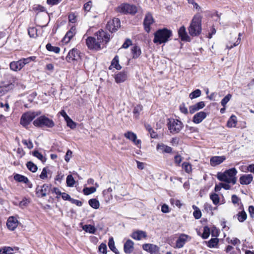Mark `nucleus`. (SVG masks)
Returning a JSON list of instances; mask_svg holds the SVG:
<instances>
[{
  "label": "nucleus",
  "mask_w": 254,
  "mask_h": 254,
  "mask_svg": "<svg viewBox=\"0 0 254 254\" xmlns=\"http://www.w3.org/2000/svg\"><path fill=\"white\" fill-rule=\"evenodd\" d=\"M238 173L235 168H232L226 170L222 173L218 174L217 178L220 181L225 182L227 183H232L234 185L236 183L237 178L236 177Z\"/></svg>",
  "instance_id": "1"
},
{
  "label": "nucleus",
  "mask_w": 254,
  "mask_h": 254,
  "mask_svg": "<svg viewBox=\"0 0 254 254\" xmlns=\"http://www.w3.org/2000/svg\"><path fill=\"white\" fill-rule=\"evenodd\" d=\"M201 17L196 15L192 18L188 28L189 33L192 37L197 36L201 33Z\"/></svg>",
  "instance_id": "2"
},
{
  "label": "nucleus",
  "mask_w": 254,
  "mask_h": 254,
  "mask_svg": "<svg viewBox=\"0 0 254 254\" xmlns=\"http://www.w3.org/2000/svg\"><path fill=\"white\" fill-rule=\"evenodd\" d=\"M172 35V31L167 28L159 29L154 33L153 42L158 44L165 43L169 41Z\"/></svg>",
  "instance_id": "3"
},
{
  "label": "nucleus",
  "mask_w": 254,
  "mask_h": 254,
  "mask_svg": "<svg viewBox=\"0 0 254 254\" xmlns=\"http://www.w3.org/2000/svg\"><path fill=\"white\" fill-rule=\"evenodd\" d=\"M115 11L117 13L123 14H134L137 11L136 6L127 3H122L115 8Z\"/></svg>",
  "instance_id": "4"
},
{
  "label": "nucleus",
  "mask_w": 254,
  "mask_h": 254,
  "mask_svg": "<svg viewBox=\"0 0 254 254\" xmlns=\"http://www.w3.org/2000/svg\"><path fill=\"white\" fill-rule=\"evenodd\" d=\"M33 124L35 127H40L52 128L55 126L54 122L45 116L39 117L34 121Z\"/></svg>",
  "instance_id": "5"
},
{
  "label": "nucleus",
  "mask_w": 254,
  "mask_h": 254,
  "mask_svg": "<svg viewBox=\"0 0 254 254\" xmlns=\"http://www.w3.org/2000/svg\"><path fill=\"white\" fill-rule=\"evenodd\" d=\"M169 130L172 133H177L182 129L183 123L178 120L171 119L168 123Z\"/></svg>",
  "instance_id": "6"
},
{
  "label": "nucleus",
  "mask_w": 254,
  "mask_h": 254,
  "mask_svg": "<svg viewBox=\"0 0 254 254\" xmlns=\"http://www.w3.org/2000/svg\"><path fill=\"white\" fill-rule=\"evenodd\" d=\"M95 36L96 37L97 41L100 46L102 44L104 45L106 44L109 41L110 38V35L107 34V33L102 29H100L97 31L95 33Z\"/></svg>",
  "instance_id": "7"
},
{
  "label": "nucleus",
  "mask_w": 254,
  "mask_h": 254,
  "mask_svg": "<svg viewBox=\"0 0 254 254\" xmlns=\"http://www.w3.org/2000/svg\"><path fill=\"white\" fill-rule=\"evenodd\" d=\"M80 58L79 51L75 48L70 50L65 58L66 61L68 63H71L75 61H77Z\"/></svg>",
  "instance_id": "8"
},
{
  "label": "nucleus",
  "mask_w": 254,
  "mask_h": 254,
  "mask_svg": "<svg viewBox=\"0 0 254 254\" xmlns=\"http://www.w3.org/2000/svg\"><path fill=\"white\" fill-rule=\"evenodd\" d=\"M120 27V20L119 18H114L109 21L106 25V28L111 32H115Z\"/></svg>",
  "instance_id": "9"
},
{
  "label": "nucleus",
  "mask_w": 254,
  "mask_h": 254,
  "mask_svg": "<svg viewBox=\"0 0 254 254\" xmlns=\"http://www.w3.org/2000/svg\"><path fill=\"white\" fill-rule=\"evenodd\" d=\"M86 44L88 48L92 50H99L101 49L97 39L94 37H89L86 41Z\"/></svg>",
  "instance_id": "10"
},
{
  "label": "nucleus",
  "mask_w": 254,
  "mask_h": 254,
  "mask_svg": "<svg viewBox=\"0 0 254 254\" xmlns=\"http://www.w3.org/2000/svg\"><path fill=\"white\" fill-rule=\"evenodd\" d=\"M154 22V20L153 18L152 14L148 12L147 13L144 18L143 21V25L145 31L149 33L150 31V25Z\"/></svg>",
  "instance_id": "11"
},
{
  "label": "nucleus",
  "mask_w": 254,
  "mask_h": 254,
  "mask_svg": "<svg viewBox=\"0 0 254 254\" xmlns=\"http://www.w3.org/2000/svg\"><path fill=\"white\" fill-rule=\"evenodd\" d=\"M124 136L131 141L135 145L140 147L141 145V140L137 139L136 134L132 131H127L124 134Z\"/></svg>",
  "instance_id": "12"
},
{
  "label": "nucleus",
  "mask_w": 254,
  "mask_h": 254,
  "mask_svg": "<svg viewBox=\"0 0 254 254\" xmlns=\"http://www.w3.org/2000/svg\"><path fill=\"white\" fill-rule=\"evenodd\" d=\"M34 119V115H33L31 112L24 114L20 119V124L24 127L28 125Z\"/></svg>",
  "instance_id": "13"
},
{
  "label": "nucleus",
  "mask_w": 254,
  "mask_h": 254,
  "mask_svg": "<svg viewBox=\"0 0 254 254\" xmlns=\"http://www.w3.org/2000/svg\"><path fill=\"white\" fill-rule=\"evenodd\" d=\"M19 222L17 218L13 216L8 218L6 222V226L10 230L13 231L18 226Z\"/></svg>",
  "instance_id": "14"
},
{
  "label": "nucleus",
  "mask_w": 254,
  "mask_h": 254,
  "mask_svg": "<svg viewBox=\"0 0 254 254\" xmlns=\"http://www.w3.org/2000/svg\"><path fill=\"white\" fill-rule=\"evenodd\" d=\"M143 250L150 254H156L159 251V247L151 244H145L142 245Z\"/></svg>",
  "instance_id": "15"
},
{
  "label": "nucleus",
  "mask_w": 254,
  "mask_h": 254,
  "mask_svg": "<svg viewBox=\"0 0 254 254\" xmlns=\"http://www.w3.org/2000/svg\"><path fill=\"white\" fill-rule=\"evenodd\" d=\"M226 160L225 156H215L210 159V164L212 166H216L223 163Z\"/></svg>",
  "instance_id": "16"
},
{
  "label": "nucleus",
  "mask_w": 254,
  "mask_h": 254,
  "mask_svg": "<svg viewBox=\"0 0 254 254\" xmlns=\"http://www.w3.org/2000/svg\"><path fill=\"white\" fill-rule=\"evenodd\" d=\"M179 37L182 41L189 42L190 38L188 35L186 28L184 26H181L178 30Z\"/></svg>",
  "instance_id": "17"
},
{
  "label": "nucleus",
  "mask_w": 254,
  "mask_h": 254,
  "mask_svg": "<svg viewBox=\"0 0 254 254\" xmlns=\"http://www.w3.org/2000/svg\"><path fill=\"white\" fill-rule=\"evenodd\" d=\"M49 191V187L46 184H44L42 186L37 187L36 188V193L38 196L44 197L46 196Z\"/></svg>",
  "instance_id": "18"
},
{
  "label": "nucleus",
  "mask_w": 254,
  "mask_h": 254,
  "mask_svg": "<svg viewBox=\"0 0 254 254\" xmlns=\"http://www.w3.org/2000/svg\"><path fill=\"white\" fill-rule=\"evenodd\" d=\"M127 78V72L126 71L119 72L116 74L115 79L117 83H120L125 81Z\"/></svg>",
  "instance_id": "19"
},
{
  "label": "nucleus",
  "mask_w": 254,
  "mask_h": 254,
  "mask_svg": "<svg viewBox=\"0 0 254 254\" xmlns=\"http://www.w3.org/2000/svg\"><path fill=\"white\" fill-rule=\"evenodd\" d=\"M206 116L207 115L205 112L202 111L198 112L194 115L192 121L195 124H199Z\"/></svg>",
  "instance_id": "20"
},
{
  "label": "nucleus",
  "mask_w": 254,
  "mask_h": 254,
  "mask_svg": "<svg viewBox=\"0 0 254 254\" xmlns=\"http://www.w3.org/2000/svg\"><path fill=\"white\" fill-rule=\"evenodd\" d=\"M253 180L252 174L243 175L240 178V183L242 185H249Z\"/></svg>",
  "instance_id": "21"
},
{
  "label": "nucleus",
  "mask_w": 254,
  "mask_h": 254,
  "mask_svg": "<svg viewBox=\"0 0 254 254\" xmlns=\"http://www.w3.org/2000/svg\"><path fill=\"white\" fill-rule=\"evenodd\" d=\"M75 34V28L74 27H72L66 33L63 39V42L64 43H68Z\"/></svg>",
  "instance_id": "22"
},
{
  "label": "nucleus",
  "mask_w": 254,
  "mask_h": 254,
  "mask_svg": "<svg viewBox=\"0 0 254 254\" xmlns=\"http://www.w3.org/2000/svg\"><path fill=\"white\" fill-rule=\"evenodd\" d=\"M188 237L189 236L187 235L181 234L176 241V247L178 248H182L187 242Z\"/></svg>",
  "instance_id": "23"
},
{
  "label": "nucleus",
  "mask_w": 254,
  "mask_h": 254,
  "mask_svg": "<svg viewBox=\"0 0 254 254\" xmlns=\"http://www.w3.org/2000/svg\"><path fill=\"white\" fill-rule=\"evenodd\" d=\"M156 149L158 151H161L162 153H171L172 152V147L163 143L158 144L156 146Z\"/></svg>",
  "instance_id": "24"
},
{
  "label": "nucleus",
  "mask_w": 254,
  "mask_h": 254,
  "mask_svg": "<svg viewBox=\"0 0 254 254\" xmlns=\"http://www.w3.org/2000/svg\"><path fill=\"white\" fill-rule=\"evenodd\" d=\"M131 236L134 240H140L142 238H145L147 235L144 231L138 230L133 232Z\"/></svg>",
  "instance_id": "25"
},
{
  "label": "nucleus",
  "mask_w": 254,
  "mask_h": 254,
  "mask_svg": "<svg viewBox=\"0 0 254 254\" xmlns=\"http://www.w3.org/2000/svg\"><path fill=\"white\" fill-rule=\"evenodd\" d=\"M133 242L130 240H128L124 244V251L126 254H130L133 250Z\"/></svg>",
  "instance_id": "26"
},
{
  "label": "nucleus",
  "mask_w": 254,
  "mask_h": 254,
  "mask_svg": "<svg viewBox=\"0 0 254 254\" xmlns=\"http://www.w3.org/2000/svg\"><path fill=\"white\" fill-rule=\"evenodd\" d=\"M237 123V117L235 115H232L227 122V126L228 127H236Z\"/></svg>",
  "instance_id": "27"
},
{
  "label": "nucleus",
  "mask_w": 254,
  "mask_h": 254,
  "mask_svg": "<svg viewBox=\"0 0 254 254\" xmlns=\"http://www.w3.org/2000/svg\"><path fill=\"white\" fill-rule=\"evenodd\" d=\"M17 250L16 248L10 247H4L1 249L2 253L1 254H13L14 251Z\"/></svg>",
  "instance_id": "28"
},
{
  "label": "nucleus",
  "mask_w": 254,
  "mask_h": 254,
  "mask_svg": "<svg viewBox=\"0 0 254 254\" xmlns=\"http://www.w3.org/2000/svg\"><path fill=\"white\" fill-rule=\"evenodd\" d=\"M14 179L18 182H22L25 184H28L29 183L28 179L22 175L16 174L14 176Z\"/></svg>",
  "instance_id": "29"
},
{
  "label": "nucleus",
  "mask_w": 254,
  "mask_h": 254,
  "mask_svg": "<svg viewBox=\"0 0 254 254\" xmlns=\"http://www.w3.org/2000/svg\"><path fill=\"white\" fill-rule=\"evenodd\" d=\"M131 53L132 54V58L136 59L139 57L141 52L140 48L138 46H135L131 48Z\"/></svg>",
  "instance_id": "30"
},
{
  "label": "nucleus",
  "mask_w": 254,
  "mask_h": 254,
  "mask_svg": "<svg viewBox=\"0 0 254 254\" xmlns=\"http://www.w3.org/2000/svg\"><path fill=\"white\" fill-rule=\"evenodd\" d=\"M219 239L217 238H212L207 242V246L209 248H217Z\"/></svg>",
  "instance_id": "31"
},
{
  "label": "nucleus",
  "mask_w": 254,
  "mask_h": 254,
  "mask_svg": "<svg viewBox=\"0 0 254 254\" xmlns=\"http://www.w3.org/2000/svg\"><path fill=\"white\" fill-rule=\"evenodd\" d=\"M82 229L90 234H94L96 232V228L91 225H84L82 226Z\"/></svg>",
  "instance_id": "32"
},
{
  "label": "nucleus",
  "mask_w": 254,
  "mask_h": 254,
  "mask_svg": "<svg viewBox=\"0 0 254 254\" xmlns=\"http://www.w3.org/2000/svg\"><path fill=\"white\" fill-rule=\"evenodd\" d=\"M110 66H113L118 70H120L122 68V66L119 63V57L116 56L111 62V65Z\"/></svg>",
  "instance_id": "33"
},
{
  "label": "nucleus",
  "mask_w": 254,
  "mask_h": 254,
  "mask_svg": "<svg viewBox=\"0 0 254 254\" xmlns=\"http://www.w3.org/2000/svg\"><path fill=\"white\" fill-rule=\"evenodd\" d=\"M108 246L110 250L114 252L115 254H119L118 250L115 247V243L113 238H111L109 239L108 242Z\"/></svg>",
  "instance_id": "34"
},
{
  "label": "nucleus",
  "mask_w": 254,
  "mask_h": 254,
  "mask_svg": "<svg viewBox=\"0 0 254 254\" xmlns=\"http://www.w3.org/2000/svg\"><path fill=\"white\" fill-rule=\"evenodd\" d=\"M238 220L240 222H243L247 218V215L244 210L239 212L237 214Z\"/></svg>",
  "instance_id": "35"
},
{
  "label": "nucleus",
  "mask_w": 254,
  "mask_h": 254,
  "mask_svg": "<svg viewBox=\"0 0 254 254\" xmlns=\"http://www.w3.org/2000/svg\"><path fill=\"white\" fill-rule=\"evenodd\" d=\"M88 203L90 206L94 209H98L100 206L99 201L95 198L90 199Z\"/></svg>",
  "instance_id": "36"
},
{
  "label": "nucleus",
  "mask_w": 254,
  "mask_h": 254,
  "mask_svg": "<svg viewBox=\"0 0 254 254\" xmlns=\"http://www.w3.org/2000/svg\"><path fill=\"white\" fill-rule=\"evenodd\" d=\"M46 47L47 50L49 51L53 52L56 54L60 52V48L59 47L53 46L50 43L47 44Z\"/></svg>",
  "instance_id": "37"
},
{
  "label": "nucleus",
  "mask_w": 254,
  "mask_h": 254,
  "mask_svg": "<svg viewBox=\"0 0 254 254\" xmlns=\"http://www.w3.org/2000/svg\"><path fill=\"white\" fill-rule=\"evenodd\" d=\"M13 85L12 83L5 84L4 83H1V92L7 91L13 88Z\"/></svg>",
  "instance_id": "38"
},
{
  "label": "nucleus",
  "mask_w": 254,
  "mask_h": 254,
  "mask_svg": "<svg viewBox=\"0 0 254 254\" xmlns=\"http://www.w3.org/2000/svg\"><path fill=\"white\" fill-rule=\"evenodd\" d=\"M26 166L27 168L32 172H36L38 169L37 166L31 161L28 162Z\"/></svg>",
  "instance_id": "39"
},
{
  "label": "nucleus",
  "mask_w": 254,
  "mask_h": 254,
  "mask_svg": "<svg viewBox=\"0 0 254 254\" xmlns=\"http://www.w3.org/2000/svg\"><path fill=\"white\" fill-rule=\"evenodd\" d=\"M9 66L10 69L13 71H18L20 70L18 61L11 62L10 63Z\"/></svg>",
  "instance_id": "40"
},
{
  "label": "nucleus",
  "mask_w": 254,
  "mask_h": 254,
  "mask_svg": "<svg viewBox=\"0 0 254 254\" xmlns=\"http://www.w3.org/2000/svg\"><path fill=\"white\" fill-rule=\"evenodd\" d=\"M142 106L140 105H137L134 108L133 113L135 118H137L138 117L140 112L142 111Z\"/></svg>",
  "instance_id": "41"
},
{
  "label": "nucleus",
  "mask_w": 254,
  "mask_h": 254,
  "mask_svg": "<svg viewBox=\"0 0 254 254\" xmlns=\"http://www.w3.org/2000/svg\"><path fill=\"white\" fill-rule=\"evenodd\" d=\"M210 198L215 205H217L219 203V197L217 194L215 193L211 194Z\"/></svg>",
  "instance_id": "42"
},
{
  "label": "nucleus",
  "mask_w": 254,
  "mask_h": 254,
  "mask_svg": "<svg viewBox=\"0 0 254 254\" xmlns=\"http://www.w3.org/2000/svg\"><path fill=\"white\" fill-rule=\"evenodd\" d=\"M201 92L199 89H196L194 91L192 92L189 95V97L190 99H194L199 97L201 95Z\"/></svg>",
  "instance_id": "43"
},
{
  "label": "nucleus",
  "mask_w": 254,
  "mask_h": 254,
  "mask_svg": "<svg viewBox=\"0 0 254 254\" xmlns=\"http://www.w3.org/2000/svg\"><path fill=\"white\" fill-rule=\"evenodd\" d=\"M66 184L68 187H73L75 184V181L71 175L67 176L66 178Z\"/></svg>",
  "instance_id": "44"
},
{
  "label": "nucleus",
  "mask_w": 254,
  "mask_h": 254,
  "mask_svg": "<svg viewBox=\"0 0 254 254\" xmlns=\"http://www.w3.org/2000/svg\"><path fill=\"white\" fill-rule=\"evenodd\" d=\"M32 154L33 156L38 158L42 162H44L46 161V158L38 151H34V152H33Z\"/></svg>",
  "instance_id": "45"
},
{
  "label": "nucleus",
  "mask_w": 254,
  "mask_h": 254,
  "mask_svg": "<svg viewBox=\"0 0 254 254\" xmlns=\"http://www.w3.org/2000/svg\"><path fill=\"white\" fill-rule=\"evenodd\" d=\"M96 190V189L94 187L85 188L83 189V191L84 194L89 195L95 192Z\"/></svg>",
  "instance_id": "46"
},
{
  "label": "nucleus",
  "mask_w": 254,
  "mask_h": 254,
  "mask_svg": "<svg viewBox=\"0 0 254 254\" xmlns=\"http://www.w3.org/2000/svg\"><path fill=\"white\" fill-rule=\"evenodd\" d=\"M182 168L185 170V171L189 173L191 171V165L188 162H185L182 164Z\"/></svg>",
  "instance_id": "47"
},
{
  "label": "nucleus",
  "mask_w": 254,
  "mask_h": 254,
  "mask_svg": "<svg viewBox=\"0 0 254 254\" xmlns=\"http://www.w3.org/2000/svg\"><path fill=\"white\" fill-rule=\"evenodd\" d=\"M66 122L67 126L70 127L71 129H74L76 127V124L73 122L70 117L65 120Z\"/></svg>",
  "instance_id": "48"
},
{
  "label": "nucleus",
  "mask_w": 254,
  "mask_h": 254,
  "mask_svg": "<svg viewBox=\"0 0 254 254\" xmlns=\"http://www.w3.org/2000/svg\"><path fill=\"white\" fill-rule=\"evenodd\" d=\"M210 235V229L207 226H205L203 228V232L202 235V238L206 239L208 238Z\"/></svg>",
  "instance_id": "49"
},
{
  "label": "nucleus",
  "mask_w": 254,
  "mask_h": 254,
  "mask_svg": "<svg viewBox=\"0 0 254 254\" xmlns=\"http://www.w3.org/2000/svg\"><path fill=\"white\" fill-rule=\"evenodd\" d=\"M193 208L194 209H196L193 213L194 218L196 219H199L201 216V212L200 210L196 206H195L194 205L193 206Z\"/></svg>",
  "instance_id": "50"
},
{
  "label": "nucleus",
  "mask_w": 254,
  "mask_h": 254,
  "mask_svg": "<svg viewBox=\"0 0 254 254\" xmlns=\"http://www.w3.org/2000/svg\"><path fill=\"white\" fill-rule=\"evenodd\" d=\"M231 95L229 94L227 95H226L222 100L221 102V105L225 107V105L227 104V103L230 101V100L231 98Z\"/></svg>",
  "instance_id": "51"
},
{
  "label": "nucleus",
  "mask_w": 254,
  "mask_h": 254,
  "mask_svg": "<svg viewBox=\"0 0 254 254\" xmlns=\"http://www.w3.org/2000/svg\"><path fill=\"white\" fill-rule=\"evenodd\" d=\"M239 37H238V38L237 39V40L236 41V42H235L233 44V45H230L229 46V45H227V46H226V48L227 49H232L233 47H235L237 45H238L240 42H241V37L242 36V34L241 33H239Z\"/></svg>",
  "instance_id": "52"
},
{
  "label": "nucleus",
  "mask_w": 254,
  "mask_h": 254,
  "mask_svg": "<svg viewBox=\"0 0 254 254\" xmlns=\"http://www.w3.org/2000/svg\"><path fill=\"white\" fill-rule=\"evenodd\" d=\"M92 6V1L89 0L84 4L83 8L85 11L88 12Z\"/></svg>",
  "instance_id": "53"
},
{
  "label": "nucleus",
  "mask_w": 254,
  "mask_h": 254,
  "mask_svg": "<svg viewBox=\"0 0 254 254\" xmlns=\"http://www.w3.org/2000/svg\"><path fill=\"white\" fill-rule=\"evenodd\" d=\"M99 251L103 254H107V246L105 244L102 243L99 247Z\"/></svg>",
  "instance_id": "54"
},
{
  "label": "nucleus",
  "mask_w": 254,
  "mask_h": 254,
  "mask_svg": "<svg viewBox=\"0 0 254 254\" xmlns=\"http://www.w3.org/2000/svg\"><path fill=\"white\" fill-rule=\"evenodd\" d=\"M35 59H36V57L32 56V57H30L27 58H23L21 59L22 60L23 62L25 63V65H26V64H29V63L35 61Z\"/></svg>",
  "instance_id": "55"
},
{
  "label": "nucleus",
  "mask_w": 254,
  "mask_h": 254,
  "mask_svg": "<svg viewBox=\"0 0 254 254\" xmlns=\"http://www.w3.org/2000/svg\"><path fill=\"white\" fill-rule=\"evenodd\" d=\"M22 142L24 145H26L27 148L29 149H31L33 147V143L31 140H27L26 139H23V140H22Z\"/></svg>",
  "instance_id": "56"
},
{
  "label": "nucleus",
  "mask_w": 254,
  "mask_h": 254,
  "mask_svg": "<svg viewBox=\"0 0 254 254\" xmlns=\"http://www.w3.org/2000/svg\"><path fill=\"white\" fill-rule=\"evenodd\" d=\"M183 160V158L180 155H177L174 157L175 163L177 166H180V163Z\"/></svg>",
  "instance_id": "57"
},
{
  "label": "nucleus",
  "mask_w": 254,
  "mask_h": 254,
  "mask_svg": "<svg viewBox=\"0 0 254 254\" xmlns=\"http://www.w3.org/2000/svg\"><path fill=\"white\" fill-rule=\"evenodd\" d=\"M68 20L70 22L75 23L76 21V16L74 13H70L68 15Z\"/></svg>",
  "instance_id": "58"
},
{
  "label": "nucleus",
  "mask_w": 254,
  "mask_h": 254,
  "mask_svg": "<svg viewBox=\"0 0 254 254\" xmlns=\"http://www.w3.org/2000/svg\"><path fill=\"white\" fill-rule=\"evenodd\" d=\"M40 178L43 180L47 178V170L46 168H43L41 174L40 175Z\"/></svg>",
  "instance_id": "59"
},
{
  "label": "nucleus",
  "mask_w": 254,
  "mask_h": 254,
  "mask_svg": "<svg viewBox=\"0 0 254 254\" xmlns=\"http://www.w3.org/2000/svg\"><path fill=\"white\" fill-rule=\"evenodd\" d=\"M30 202L29 200L25 198L23 199L22 200L20 201L19 202V206L21 207H23L26 206Z\"/></svg>",
  "instance_id": "60"
},
{
  "label": "nucleus",
  "mask_w": 254,
  "mask_h": 254,
  "mask_svg": "<svg viewBox=\"0 0 254 254\" xmlns=\"http://www.w3.org/2000/svg\"><path fill=\"white\" fill-rule=\"evenodd\" d=\"M132 44L131 41L129 39H126V41L124 42L123 45H122V48L127 49L128 48V47L131 45Z\"/></svg>",
  "instance_id": "61"
},
{
  "label": "nucleus",
  "mask_w": 254,
  "mask_h": 254,
  "mask_svg": "<svg viewBox=\"0 0 254 254\" xmlns=\"http://www.w3.org/2000/svg\"><path fill=\"white\" fill-rule=\"evenodd\" d=\"M36 29L34 27L30 28L28 29V34L31 37H34L35 34L36 32Z\"/></svg>",
  "instance_id": "62"
},
{
  "label": "nucleus",
  "mask_w": 254,
  "mask_h": 254,
  "mask_svg": "<svg viewBox=\"0 0 254 254\" xmlns=\"http://www.w3.org/2000/svg\"><path fill=\"white\" fill-rule=\"evenodd\" d=\"M186 130L190 132H198V129L195 127L186 126Z\"/></svg>",
  "instance_id": "63"
},
{
  "label": "nucleus",
  "mask_w": 254,
  "mask_h": 254,
  "mask_svg": "<svg viewBox=\"0 0 254 254\" xmlns=\"http://www.w3.org/2000/svg\"><path fill=\"white\" fill-rule=\"evenodd\" d=\"M72 155V151L70 150H68L66 153V154L65 155L64 159L66 161V162H68L70 157H71Z\"/></svg>",
  "instance_id": "64"
}]
</instances>
